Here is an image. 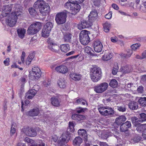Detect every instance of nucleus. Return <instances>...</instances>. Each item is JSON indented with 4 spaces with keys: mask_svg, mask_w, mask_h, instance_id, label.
Wrapping results in <instances>:
<instances>
[{
    "mask_svg": "<svg viewBox=\"0 0 146 146\" xmlns=\"http://www.w3.org/2000/svg\"><path fill=\"white\" fill-rule=\"evenodd\" d=\"M141 118V119L142 122L146 121V114L144 113H141L140 114Z\"/></svg>",
    "mask_w": 146,
    "mask_h": 146,
    "instance_id": "6e6d98bb",
    "label": "nucleus"
},
{
    "mask_svg": "<svg viewBox=\"0 0 146 146\" xmlns=\"http://www.w3.org/2000/svg\"><path fill=\"white\" fill-rule=\"evenodd\" d=\"M135 126L137 127L136 129L139 132H141L143 129L145 130L146 129V124H141L140 123H138Z\"/></svg>",
    "mask_w": 146,
    "mask_h": 146,
    "instance_id": "72a5a7b5",
    "label": "nucleus"
},
{
    "mask_svg": "<svg viewBox=\"0 0 146 146\" xmlns=\"http://www.w3.org/2000/svg\"><path fill=\"white\" fill-rule=\"evenodd\" d=\"M98 15V13L96 10H92L88 15L89 21L92 23L97 18Z\"/></svg>",
    "mask_w": 146,
    "mask_h": 146,
    "instance_id": "f3484780",
    "label": "nucleus"
},
{
    "mask_svg": "<svg viewBox=\"0 0 146 146\" xmlns=\"http://www.w3.org/2000/svg\"><path fill=\"white\" fill-rule=\"evenodd\" d=\"M128 128L124 124H122L120 127V130L122 132H124L127 131Z\"/></svg>",
    "mask_w": 146,
    "mask_h": 146,
    "instance_id": "864d4df0",
    "label": "nucleus"
},
{
    "mask_svg": "<svg viewBox=\"0 0 146 146\" xmlns=\"http://www.w3.org/2000/svg\"><path fill=\"white\" fill-rule=\"evenodd\" d=\"M94 5L98 6L100 5V0H92Z\"/></svg>",
    "mask_w": 146,
    "mask_h": 146,
    "instance_id": "bf43d9fd",
    "label": "nucleus"
},
{
    "mask_svg": "<svg viewBox=\"0 0 146 146\" xmlns=\"http://www.w3.org/2000/svg\"><path fill=\"white\" fill-rule=\"evenodd\" d=\"M41 23L39 22H36L31 24L28 27L27 30L29 34L34 35L38 33L41 29Z\"/></svg>",
    "mask_w": 146,
    "mask_h": 146,
    "instance_id": "7ed1b4c3",
    "label": "nucleus"
},
{
    "mask_svg": "<svg viewBox=\"0 0 146 146\" xmlns=\"http://www.w3.org/2000/svg\"><path fill=\"white\" fill-rule=\"evenodd\" d=\"M94 48V51L97 52L102 51L103 46L101 42L98 40H96L93 42Z\"/></svg>",
    "mask_w": 146,
    "mask_h": 146,
    "instance_id": "ddd939ff",
    "label": "nucleus"
},
{
    "mask_svg": "<svg viewBox=\"0 0 146 146\" xmlns=\"http://www.w3.org/2000/svg\"><path fill=\"white\" fill-rule=\"evenodd\" d=\"M10 62V59L9 58H6L5 60L3 61V63L6 66H8L9 65Z\"/></svg>",
    "mask_w": 146,
    "mask_h": 146,
    "instance_id": "052dcab7",
    "label": "nucleus"
},
{
    "mask_svg": "<svg viewBox=\"0 0 146 146\" xmlns=\"http://www.w3.org/2000/svg\"><path fill=\"white\" fill-rule=\"evenodd\" d=\"M29 11L30 14L31 15H34L36 13L35 10L34 9L32 8H29Z\"/></svg>",
    "mask_w": 146,
    "mask_h": 146,
    "instance_id": "5fc2aeb1",
    "label": "nucleus"
},
{
    "mask_svg": "<svg viewBox=\"0 0 146 146\" xmlns=\"http://www.w3.org/2000/svg\"><path fill=\"white\" fill-rule=\"evenodd\" d=\"M17 32L19 37L21 38H23L25 36L26 31L24 29H19L17 30Z\"/></svg>",
    "mask_w": 146,
    "mask_h": 146,
    "instance_id": "7c9ffc66",
    "label": "nucleus"
},
{
    "mask_svg": "<svg viewBox=\"0 0 146 146\" xmlns=\"http://www.w3.org/2000/svg\"><path fill=\"white\" fill-rule=\"evenodd\" d=\"M60 49L62 51L66 52L69 50L70 47L67 44H63L60 46Z\"/></svg>",
    "mask_w": 146,
    "mask_h": 146,
    "instance_id": "f704fd0d",
    "label": "nucleus"
},
{
    "mask_svg": "<svg viewBox=\"0 0 146 146\" xmlns=\"http://www.w3.org/2000/svg\"><path fill=\"white\" fill-rule=\"evenodd\" d=\"M71 37V35L69 33H66L64 34V38L66 42H69L70 41Z\"/></svg>",
    "mask_w": 146,
    "mask_h": 146,
    "instance_id": "79ce46f5",
    "label": "nucleus"
},
{
    "mask_svg": "<svg viewBox=\"0 0 146 146\" xmlns=\"http://www.w3.org/2000/svg\"><path fill=\"white\" fill-rule=\"evenodd\" d=\"M74 123L73 122H69L68 127L71 132H73L74 131Z\"/></svg>",
    "mask_w": 146,
    "mask_h": 146,
    "instance_id": "49530a36",
    "label": "nucleus"
},
{
    "mask_svg": "<svg viewBox=\"0 0 146 146\" xmlns=\"http://www.w3.org/2000/svg\"><path fill=\"white\" fill-rule=\"evenodd\" d=\"M82 21L84 24V25L86 26V28H88L90 27L91 26L92 23V22L90 21L89 20L88 21L85 20H83Z\"/></svg>",
    "mask_w": 146,
    "mask_h": 146,
    "instance_id": "a18cd8bd",
    "label": "nucleus"
},
{
    "mask_svg": "<svg viewBox=\"0 0 146 146\" xmlns=\"http://www.w3.org/2000/svg\"><path fill=\"white\" fill-rule=\"evenodd\" d=\"M16 132V129L15 127H12L10 130V135L12 136Z\"/></svg>",
    "mask_w": 146,
    "mask_h": 146,
    "instance_id": "e2e57ef3",
    "label": "nucleus"
},
{
    "mask_svg": "<svg viewBox=\"0 0 146 146\" xmlns=\"http://www.w3.org/2000/svg\"><path fill=\"white\" fill-rule=\"evenodd\" d=\"M125 125L128 129L129 127L131 126V124L130 122L127 121L124 123L123 124Z\"/></svg>",
    "mask_w": 146,
    "mask_h": 146,
    "instance_id": "338daca9",
    "label": "nucleus"
},
{
    "mask_svg": "<svg viewBox=\"0 0 146 146\" xmlns=\"http://www.w3.org/2000/svg\"><path fill=\"white\" fill-rule=\"evenodd\" d=\"M53 27L52 24L48 22L44 25L42 31V35L44 37H48Z\"/></svg>",
    "mask_w": 146,
    "mask_h": 146,
    "instance_id": "1a4fd4ad",
    "label": "nucleus"
},
{
    "mask_svg": "<svg viewBox=\"0 0 146 146\" xmlns=\"http://www.w3.org/2000/svg\"><path fill=\"white\" fill-rule=\"evenodd\" d=\"M56 71L58 73L65 74L68 72L67 68L64 65H60L55 68Z\"/></svg>",
    "mask_w": 146,
    "mask_h": 146,
    "instance_id": "a211bd4d",
    "label": "nucleus"
},
{
    "mask_svg": "<svg viewBox=\"0 0 146 146\" xmlns=\"http://www.w3.org/2000/svg\"><path fill=\"white\" fill-rule=\"evenodd\" d=\"M91 50L92 49L89 46H87L84 48V51L85 53L89 55H91L92 54Z\"/></svg>",
    "mask_w": 146,
    "mask_h": 146,
    "instance_id": "c03bdc74",
    "label": "nucleus"
},
{
    "mask_svg": "<svg viewBox=\"0 0 146 146\" xmlns=\"http://www.w3.org/2000/svg\"><path fill=\"white\" fill-rule=\"evenodd\" d=\"M39 86L36 85H34L32 89L30 90L26 93L25 97L26 98L31 99L33 98L36 94L38 90Z\"/></svg>",
    "mask_w": 146,
    "mask_h": 146,
    "instance_id": "9b49d317",
    "label": "nucleus"
},
{
    "mask_svg": "<svg viewBox=\"0 0 146 146\" xmlns=\"http://www.w3.org/2000/svg\"><path fill=\"white\" fill-rule=\"evenodd\" d=\"M117 109L119 111L122 112H124L126 110V109L124 106H118Z\"/></svg>",
    "mask_w": 146,
    "mask_h": 146,
    "instance_id": "4d7b16f0",
    "label": "nucleus"
},
{
    "mask_svg": "<svg viewBox=\"0 0 146 146\" xmlns=\"http://www.w3.org/2000/svg\"><path fill=\"white\" fill-rule=\"evenodd\" d=\"M112 132L113 133H112L111 132H106L105 131H102L100 132V133L101 134V137L104 139H106L108 137L110 136H114L115 138H117L118 137V133L117 132H115V134L117 135H115L114 134L113 131V130L112 131Z\"/></svg>",
    "mask_w": 146,
    "mask_h": 146,
    "instance_id": "4468645a",
    "label": "nucleus"
},
{
    "mask_svg": "<svg viewBox=\"0 0 146 146\" xmlns=\"http://www.w3.org/2000/svg\"><path fill=\"white\" fill-rule=\"evenodd\" d=\"M43 84L45 86L48 87L50 85V82L48 80H45L43 82Z\"/></svg>",
    "mask_w": 146,
    "mask_h": 146,
    "instance_id": "69168bd1",
    "label": "nucleus"
},
{
    "mask_svg": "<svg viewBox=\"0 0 146 146\" xmlns=\"http://www.w3.org/2000/svg\"><path fill=\"white\" fill-rule=\"evenodd\" d=\"M41 75V72L40 68L37 67H34L30 72V77L33 80H37L40 77Z\"/></svg>",
    "mask_w": 146,
    "mask_h": 146,
    "instance_id": "0eeeda50",
    "label": "nucleus"
},
{
    "mask_svg": "<svg viewBox=\"0 0 146 146\" xmlns=\"http://www.w3.org/2000/svg\"><path fill=\"white\" fill-rule=\"evenodd\" d=\"M40 13L43 15H45L48 14L50 11V7L48 4L44 5L40 9Z\"/></svg>",
    "mask_w": 146,
    "mask_h": 146,
    "instance_id": "6ab92c4d",
    "label": "nucleus"
},
{
    "mask_svg": "<svg viewBox=\"0 0 146 146\" xmlns=\"http://www.w3.org/2000/svg\"><path fill=\"white\" fill-rule=\"evenodd\" d=\"M49 48L52 51L57 52L59 49V46L54 42H51L49 46Z\"/></svg>",
    "mask_w": 146,
    "mask_h": 146,
    "instance_id": "5701e85b",
    "label": "nucleus"
},
{
    "mask_svg": "<svg viewBox=\"0 0 146 146\" xmlns=\"http://www.w3.org/2000/svg\"><path fill=\"white\" fill-rule=\"evenodd\" d=\"M131 119L133 123L134 124L135 126H136L138 124V121H139L137 120V118L136 117H133L131 118ZM139 121L140 122V121Z\"/></svg>",
    "mask_w": 146,
    "mask_h": 146,
    "instance_id": "3c124183",
    "label": "nucleus"
},
{
    "mask_svg": "<svg viewBox=\"0 0 146 146\" xmlns=\"http://www.w3.org/2000/svg\"><path fill=\"white\" fill-rule=\"evenodd\" d=\"M131 71V69L130 66H125L122 68L121 70L122 73L124 74L130 73Z\"/></svg>",
    "mask_w": 146,
    "mask_h": 146,
    "instance_id": "e433bc0d",
    "label": "nucleus"
},
{
    "mask_svg": "<svg viewBox=\"0 0 146 146\" xmlns=\"http://www.w3.org/2000/svg\"><path fill=\"white\" fill-rule=\"evenodd\" d=\"M112 13L111 11L109 12L106 15L105 17L106 19H110L112 17Z\"/></svg>",
    "mask_w": 146,
    "mask_h": 146,
    "instance_id": "680f3d73",
    "label": "nucleus"
},
{
    "mask_svg": "<svg viewBox=\"0 0 146 146\" xmlns=\"http://www.w3.org/2000/svg\"><path fill=\"white\" fill-rule=\"evenodd\" d=\"M138 102L139 104L142 106H146V97L140 98Z\"/></svg>",
    "mask_w": 146,
    "mask_h": 146,
    "instance_id": "4c0bfd02",
    "label": "nucleus"
},
{
    "mask_svg": "<svg viewBox=\"0 0 146 146\" xmlns=\"http://www.w3.org/2000/svg\"><path fill=\"white\" fill-rule=\"evenodd\" d=\"M90 34V32L86 30H83L81 31L79 37L80 41L82 44L86 45L89 42L90 38L89 34Z\"/></svg>",
    "mask_w": 146,
    "mask_h": 146,
    "instance_id": "20e7f679",
    "label": "nucleus"
},
{
    "mask_svg": "<svg viewBox=\"0 0 146 146\" xmlns=\"http://www.w3.org/2000/svg\"><path fill=\"white\" fill-rule=\"evenodd\" d=\"M74 103L76 104H82L83 105H88V104L86 101L82 99H75L74 100Z\"/></svg>",
    "mask_w": 146,
    "mask_h": 146,
    "instance_id": "473e14b6",
    "label": "nucleus"
},
{
    "mask_svg": "<svg viewBox=\"0 0 146 146\" xmlns=\"http://www.w3.org/2000/svg\"><path fill=\"white\" fill-rule=\"evenodd\" d=\"M52 104L55 106H58L60 105V101L58 99L55 97H52L51 98Z\"/></svg>",
    "mask_w": 146,
    "mask_h": 146,
    "instance_id": "2f4dec72",
    "label": "nucleus"
},
{
    "mask_svg": "<svg viewBox=\"0 0 146 146\" xmlns=\"http://www.w3.org/2000/svg\"><path fill=\"white\" fill-rule=\"evenodd\" d=\"M78 135L82 136L84 139L86 140L87 138V135L86 130L84 129H80L78 131Z\"/></svg>",
    "mask_w": 146,
    "mask_h": 146,
    "instance_id": "bb28decb",
    "label": "nucleus"
},
{
    "mask_svg": "<svg viewBox=\"0 0 146 146\" xmlns=\"http://www.w3.org/2000/svg\"><path fill=\"white\" fill-rule=\"evenodd\" d=\"M110 86L113 88H115L118 85V83L117 81L115 79H112L111 80L110 83Z\"/></svg>",
    "mask_w": 146,
    "mask_h": 146,
    "instance_id": "a19ab883",
    "label": "nucleus"
},
{
    "mask_svg": "<svg viewBox=\"0 0 146 146\" xmlns=\"http://www.w3.org/2000/svg\"><path fill=\"white\" fill-rule=\"evenodd\" d=\"M25 56V52H23L21 56V62L19 61L18 62V63L21 64L22 63H23L24 61V58Z\"/></svg>",
    "mask_w": 146,
    "mask_h": 146,
    "instance_id": "8fccbe9b",
    "label": "nucleus"
},
{
    "mask_svg": "<svg viewBox=\"0 0 146 146\" xmlns=\"http://www.w3.org/2000/svg\"><path fill=\"white\" fill-rule=\"evenodd\" d=\"M137 92L139 93H141L143 92V88L142 86H140L137 89Z\"/></svg>",
    "mask_w": 146,
    "mask_h": 146,
    "instance_id": "774afa93",
    "label": "nucleus"
},
{
    "mask_svg": "<svg viewBox=\"0 0 146 146\" xmlns=\"http://www.w3.org/2000/svg\"><path fill=\"white\" fill-rule=\"evenodd\" d=\"M22 131L27 135L29 136L35 137L36 134L35 130L31 128H24L23 129Z\"/></svg>",
    "mask_w": 146,
    "mask_h": 146,
    "instance_id": "f8f14e48",
    "label": "nucleus"
},
{
    "mask_svg": "<svg viewBox=\"0 0 146 146\" xmlns=\"http://www.w3.org/2000/svg\"><path fill=\"white\" fill-rule=\"evenodd\" d=\"M100 113L102 115L110 116L114 113V111L112 108L108 106L102 107L98 108Z\"/></svg>",
    "mask_w": 146,
    "mask_h": 146,
    "instance_id": "423d86ee",
    "label": "nucleus"
},
{
    "mask_svg": "<svg viewBox=\"0 0 146 146\" xmlns=\"http://www.w3.org/2000/svg\"><path fill=\"white\" fill-rule=\"evenodd\" d=\"M126 120V118L124 115H121L116 119L115 122L118 124H120L124 122Z\"/></svg>",
    "mask_w": 146,
    "mask_h": 146,
    "instance_id": "c756f323",
    "label": "nucleus"
},
{
    "mask_svg": "<svg viewBox=\"0 0 146 146\" xmlns=\"http://www.w3.org/2000/svg\"><path fill=\"white\" fill-rule=\"evenodd\" d=\"M67 17V13L66 12L58 13L56 15L55 20L58 24H62L66 22Z\"/></svg>",
    "mask_w": 146,
    "mask_h": 146,
    "instance_id": "39448f33",
    "label": "nucleus"
},
{
    "mask_svg": "<svg viewBox=\"0 0 146 146\" xmlns=\"http://www.w3.org/2000/svg\"><path fill=\"white\" fill-rule=\"evenodd\" d=\"M111 24L110 23L106 22L103 25L104 29L106 32H109L111 27Z\"/></svg>",
    "mask_w": 146,
    "mask_h": 146,
    "instance_id": "c9c22d12",
    "label": "nucleus"
},
{
    "mask_svg": "<svg viewBox=\"0 0 146 146\" xmlns=\"http://www.w3.org/2000/svg\"><path fill=\"white\" fill-rule=\"evenodd\" d=\"M108 86L106 83H102L94 87V91L98 93H102L107 89Z\"/></svg>",
    "mask_w": 146,
    "mask_h": 146,
    "instance_id": "9d476101",
    "label": "nucleus"
},
{
    "mask_svg": "<svg viewBox=\"0 0 146 146\" xmlns=\"http://www.w3.org/2000/svg\"><path fill=\"white\" fill-rule=\"evenodd\" d=\"M39 113V110L38 108L33 109L31 110L29 112V116H34L38 115Z\"/></svg>",
    "mask_w": 146,
    "mask_h": 146,
    "instance_id": "a878e982",
    "label": "nucleus"
},
{
    "mask_svg": "<svg viewBox=\"0 0 146 146\" xmlns=\"http://www.w3.org/2000/svg\"><path fill=\"white\" fill-rule=\"evenodd\" d=\"M72 7H71L70 9V12L72 14L75 15L80 11V6L77 3L74 2L72 3Z\"/></svg>",
    "mask_w": 146,
    "mask_h": 146,
    "instance_id": "2eb2a0df",
    "label": "nucleus"
},
{
    "mask_svg": "<svg viewBox=\"0 0 146 146\" xmlns=\"http://www.w3.org/2000/svg\"><path fill=\"white\" fill-rule=\"evenodd\" d=\"M45 144L41 141H40L36 145L33 144L32 146H44Z\"/></svg>",
    "mask_w": 146,
    "mask_h": 146,
    "instance_id": "0e129e2a",
    "label": "nucleus"
},
{
    "mask_svg": "<svg viewBox=\"0 0 146 146\" xmlns=\"http://www.w3.org/2000/svg\"><path fill=\"white\" fill-rule=\"evenodd\" d=\"M116 64V65H115L113 67L112 71V74L114 75H115L117 74L119 69L117 65Z\"/></svg>",
    "mask_w": 146,
    "mask_h": 146,
    "instance_id": "de8ad7c7",
    "label": "nucleus"
},
{
    "mask_svg": "<svg viewBox=\"0 0 146 146\" xmlns=\"http://www.w3.org/2000/svg\"><path fill=\"white\" fill-rule=\"evenodd\" d=\"M133 53L132 51L129 49L127 50V52L121 53V56L123 58H127L130 57Z\"/></svg>",
    "mask_w": 146,
    "mask_h": 146,
    "instance_id": "393cba45",
    "label": "nucleus"
},
{
    "mask_svg": "<svg viewBox=\"0 0 146 146\" xmlns=\"http://www.w3.org/2000/svg\"><path fill=\"white\" fill-rule=\"evenodd\" d=\"M69 2H67L64 5L65 7L67 9H71V7H72V3H74V1H70Z\"/></svg>",
    "mask_w": 146,
    "mask_h": 146,
    "instance_id": "37998d69",
    "label": "nucleus"
},
{
    "mask_svg": "<svg viewBox=\"0 0 146 146\" xmlns=\"http://www.w3.org/2000/svg\"><path fill=\"white\" fill-rule=\"evenodd\" d=\"M70 135L69 132L67 131L64 133L58 141V144L62 145L64 143L68 142L70 139Z\"/></svg>",
    "mask_w": 146,
    "mask_h": 146,
    "instance_id": "6e6552de",
    "label": "nucleus"
},
{
    "mask_svg": "<svg viewBox=\"0 0 146 146\" xmlns=\"http://www.w3.org/2000/svg\"><path fill=\"white\" fill-rule=\"evenodd\" d=\"M2 15L3 17H6L9 14L11 9V5H6L4 6L2 8Z\"/></svg>",
    "mask_w": 146,
    "mask_h": 146,
    "instance_id": "dca6fc26",
    "label": "nucleus"
},
{
    "mask_svg": "<svg viewBox=\"0 0 146 146\" xmlns=\"http://www.w3.org/2000/svg\"><path fill=\"white\" fill-rule=\"evenodd\" d=\"M70 77L72 79L75 81L80 80L82 77L80 74L74 73H71Z\"/></svg>",
    "mask_w": 146,
    "mask_h": 146,
    "instance_id": "cd10ccee",
    "label": "nucleus"
},
{
    "mask_svg": "<svg viewBox=\"0 0 146 146\" xmlns=\"http://www.w3.org/2000/svg\"><path fill=\"white\" fill-rule=\"evenodd\" d=\"M86 108H77L76 109V111L78 113H80L82 112H84L87 110Z\"/></svg>",
    "mask_w": 146,
    "mask_h": 146,
    "instance_id": "13d9d810",
    "label": "nucleus"
},
{
    "mask_svg": "<svg viewBox=\"0 0 146 146\" xmlns=\"http://www.w3.org/2000/svg\"><path fill=\"white\" fill-rule=\"evenodd\" d=\"M141 137L138 135H136L135 137L131 139L132 143H134L138 142L141 139Z\"/></svg>",
    "mask_w": 146,
    "mask_h": 146,
    "instance_id": "58836bf2",
    "label": "nucleus"
},
{
    "mask_svg": "<svg viewBox=\"0 0 146 146\" xmlns=\"http://www.w3.org/2000/svg\"><path fill=\"white\" fill-rule=\"evenodd\" d=\"M86 118L84 116L78 114L77 121H80L81 120L85 119Z\"/></svg>",
    "mask_w": 146,
    "mask_h": 146,
    "instance_id": "603ef678",
    "label": "nucleus"
},
{
    "mask_svg": "<svg viewBox=\"0 0 146 146\" xmlns=\"http://www.w3.org/2000/svg\"><path fill=\"white\" fill-rule=\"evenodd\" d=\"M24 141L27 143L30 146H32L33 144H34V141L28 137L25 138L24 140Z\"/></svg>",
    "mask_w": 146,
    "mask_h": 146,
    "instance_id": "ea45409f",
    "label": "nucleus"
},
{
    "mask_svg": "<svg viewBox=\"0 0 146 146\" xmlns=\"http://www.w3.org/2000/svg\"><path fill=\"white\" fill-rule=\"evenodd\" d=\"M91 78L93 82H97L101 78L102 72L101 69L94 65L93 66L90 72Z\"/></svg>",
    "mask_w": 146,
    "mask_h": 146,
    "instance_id": "f257e3e1",
    "label": "nucleus"
},
{
    "mask_svg": "<svg viewBox=\"0 0 146 146\" xmlns=\"http://www.w3.org/2000/svg\"><path fill=\"white\" fill-rule=\"evenodd\" d=\"M128 106L130 109L132 110H136L138 108L137 103L134 101L130 102L129 103Z\"/></svg>",
    "mask_w": 146,
    "mask_h": 146,
    "instance_id": "c85d7f7f",
    "label": "nucleus"
},
{
    "mask_svg": "<svg viewBox=\"0 0 146 146\" xmlns=\"http://www.w3.org/2000/svg\"><path fill=\"white\" fill-rule=\"evenodd\" d=\"M82 141V139L80 137H77L74 139L73 143L75 146H80Z\"/></svg>",
    "mask_w": 146,
    "mask_h": 146,
    "instance_id": "b1692460",
    "label": "nucleus"
},
{
    "mask_svg": "<svg viewBox=\"0 0 146 146\" xmlns=\"http://www.w3.org/2000/svg\"><path fill=\"white\" fill-rule=\"evenodd\" d=\"M112 54L108 51H106L101 59L103 61H106L112 58Z\"/></svg>",
    "mask_w": 146,
    "mask_h": 146,
    "instance_id": "aec40b11",
    "label": "nucleus"
},
{
    "mask_svg": "<svg viewBox=\"0 0 146 146\" xmlns=\"http://www.w3.org/2000/svg\"><path fill=\"white\" fill-rule=\"evenodd\" d=\"M140 46V44H134L131 46V48L133 50H135L139 48Z\"/></svg>",
    "mask_w": 146,
    "mask_h": 146,
    "instance_id": "09e8293b",
    "label": "nucleus"
},
{
    "mask_svg": "<svg viewBox=\"0 0 146 146\" xmlns=\"http://www.w3.org/2000/svg\"><path fill=\"white\" fill-rule=\"evenodd\" d=\"M45 4L43 0H38L34 3V7L36 9H40Z\"/></svg>",
    "mask_w": 146,
    "mask_h": 146,
    "instance_id": "412c9836",
    "label": "nucleus"
},
{
    "mask_svg": "<svg viewBox=\"0 0 146 146\" xmlns=\"http://www.w3.org/2000/svg\"><path fill=\"white\" fill-rule=\"evenodd\" d=\"M17 14L16 12H13L10 14L6 16V24L11 27H13L16 24L17 20Z\"/></svg>",
    "mask_w": 146,
    "mask_h": 146,
    "instance_id": "f03ea898",
    "label": "nucleus"
},
{
    "mask_svg": "<svg viewBox=\"0 0 146 146\" xmlns=\"http://www.w3.org/2000/svg\"><path fill=\"white\" fill-rule=\"evenodd\" d=\"M57 85L61 88H64L66 87V82L64 78H60L57 82Z\"/></svg>",
    "mask_w": 146,
    "mask_h": 146,
    "instance_id": "4be33fe9",
    "label": "nucleus"
}]
</instances>
